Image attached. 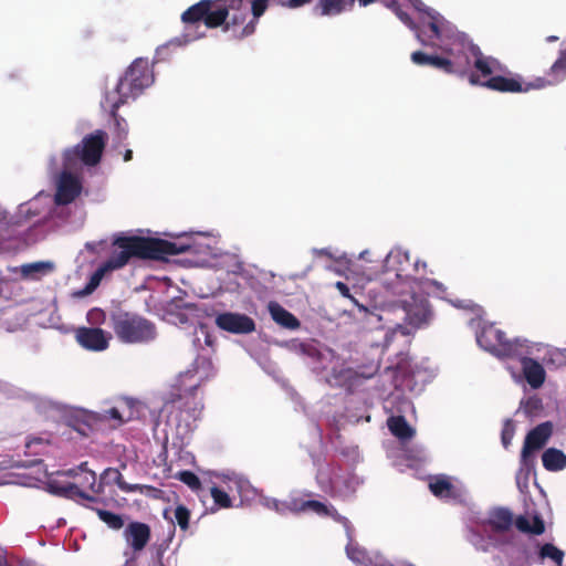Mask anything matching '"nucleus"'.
Masks as SVG:
<instances>
[{
  "instance_id": "nucleus-4",
  "label": "nucleus",
  "mask_w": 566,
  "mask_h": 566,
  "mask_svg": "<svg viewBox=\"0 0 566 566\" xmlns=\"http://www.w3.org/2000/svg\"><path fill=\"white\" fill-rule=\"evenodd\" d=\"M133 256L142 258V237H117L113 241L109 258L92 274L88 283L77 294L81 296L91 294L107 272L123 268Z\"/></svg>"
},
{
  "instance_id": "nucleus-13",
  "label": "nucleus",
  "mask_w": 566,
  "mask_h": 566,
  "mask_svg": "<svg viewBox=\"0 0 566 566\" xmlns=\"http://www.w3.org/2000/svg\"><path fill=\"white\" fill-rule=\"evenodd\" d=\"M398 306L405 314L403 319L415 327L426 324L431 315L428 300L420 295L411 294L400 300Z\"/></svg>"
},
{
  "instance_id": "nucleus-51",
  "label": "nucleus",
  "mask_w": 566,
  "mask_h": 566,
  "mask_svg": "<svg viewBox=\"0 0 566 566\" xmlns=\"http://www.w3.org/2000/svg\"><path fill=\"white\" fill-rule=\"evenodd\" d=\"M336 289L339 291V293L345 296V297H352L350 296V292H349V287L347 286V284H345L344 282H337L336 283Z\"/></svg>"
},
{
  "instance_id": "nucleus-19",
  "label": "nucleus",
  "mask_w": 566,
  "mask_h": 566,
  "mask_svg": "<svg viewBox=\"0 0 566 566\" xmlns=\"http://www.w3.org/2000/svg\"><path fill=\"white\" fill-rule=\"evenodd\" d=\"M71 169H65L61 174L56 193L55 203L65 206L73 202L81 193L82 185L77 177L70 172Z\"/></svg>"
},
{
  "instance_id": "nucleus-38",
  "label": "nucleus",
  "mask_w": 566,
  "mask_h": 566,
  "mask_svg": "<svg viewBox=\"0 0 566 566\" xmlns=\"http://www.w3.org/2000/svg\"><path fill=\"white\" fill-rule=\"evenodd\" d=\"M211 496L218 507L229 509L232 506V501L229 494L217 486L211 488Z\"/></svg>"
},
{
  "instance_id": "nucleus-50",
  "label": "nucleus",
  "mask_w": 566,
  "mask_h": 566,
  "mask_svg": "<svg viewBox=\"0 0 566 566\" xmlns=\"http://www.w3.org/2000/svg\"><path fill=\"white\" fill-rule=\"evenodd\" d=\"M429 286H432L437 292L443 294L447 291V287L437 280H429L428 281Z\"/></svg>"
},
{
  "instance_id": "nucleus-46",
  "label": "nucleus",
  "mask_w": 566,
  "mask_h": 566,
  "mask_svg": "<svg viewBox=\"0 0 566 566\" xmlns=\"http://www.w3.org/2000/svg\"><path fill=\"white\" fill-rule=\"evenodd\" d=\"M514 428L511 426V421L509 420L502 431V443L504 447H507L513 438Z\"/></svg>"
},
{
  "instance_id": "nucleus-28",
  "label": "nucleus",
  "mask_w": 566,
  "mask_h": 566,
  "mask_svg": "<svg viewBox=\"0 0 566 566\" xmlns=\"http://www.w3.org/2000/svg\"><path fill=\"white\" fill-rule=\"evenodd\" d=\"M94 506L91 509L97 514L101 521H103L109 528L120 530L125 522L122 515L116 514L109 511L107 507H111L115 504H118L117 500L115 502H109L108 505H104L103 503H94Z\"/></svg>"
},
{
  "instance_id": "nucleus-49",
  "label": "nucleus",
  "mask_w": 566,
  "mask_h": 566,
  "mask_svg": "<svg viewBox=\"0 0 566 566\" xmlns=\"http://www.w3.org/2000/svg\"><path fill=\"white\" fill-rule=\"evenodd\" d=\"M155 337H156L155 326L150 322L144 319V342L151 340Z\"/></svg>"
},
{
  "instance_id": "nucleus-60",
  "label": "nucleus",
  "mask_w": 566,
  "mask_h": 566,
  "mask_svg": "<svg viewBox=\"0 0 566 566\" xmlns=\"http://www.w3.org/2000/svg\"><path fill=\"white\" fill-rule=\"evenodd\" d=\"M143 81H144V88H145L147 85H149L148 76H146V74H145V73H144Z\"/></svg>"
},
{
  "instance_id": "nucleus-3",
  "label": "nucleus",
  "mask_w": 566,
  "mask_h": 566,
  "mask_svg": "<svg viewBox=\"0 0 566 566\" xmlns=\"http://www.w3.org/2000/svg\"><path fill=\"white\" fill-rule=\"evenodd\" d=\"M221 15V12L217 10V0H200L190 6L181 14V22L185 24L184 32L171 39L164 49L185 46L202 39L206 33L200 31V24L203 23L208 29L220 28Z\"/></svg>"
},
{
  "instance_id": "nucleus-62",
  "label": "nucleus",
  "mask_w": 566,
  "mask_h": 566,
  "mask_svg": "<svg viewBox=\"0 0 566 566\" xmlns=\"http://www.w3.org/2000/svg\"><path fill=\"white\" fill-rule=\"evenodd\" d=\"M386 7L390 6L391 0H380Z\"/></svg>"
},
{
  "instance_id": "nucleus-14",
  "label": "nucleus",
  "mask_w": 566,
  "mask_h": 566,
  "mask_svg": "<svg viewBox=\"0 0 566 566\" xmlns=\"http://www.w3.org/2000/svg\"><path fill=\"white\" fill-rule=\"evenodd\" d=\"M553 433V423L545 421L533 428L525 437L521 452V461L527 465L533 452L541 450L547 443Z\"/></svg>"
},
{
  "instance_id": "nucleus-6",
  "label": "nucleus",
  "mask_w": 566,
  "mask_h": 566,
  "mask_svg": "<svg viewBox=\"0 0 566 566\" xmlns=\"http://www.w3.org/2000/svg\"><path fill=\"white\" fill-rule=\"evenodd\" d=\"M107 140V134L95 130L85 136L81 144L67 148L63 154V168L73 169L78 163L86 166H95L99 163Z\"/></svg>"
},
{
  "instance_id": "nucleus-31",
  "label": "nucleus",
  "mask_w": 566,
  "mask_h": 566,
  "mask_svg": "<svg viewBox=\"0 0 566 566\" xmlns=\"http://www.w3.org/2000/svg\"><path fill=\"white\" fill-rule=\"evenodd\" d=\"M390 432L400 440H410L415 436V430L410 427L403 416H392L388 419Z\"/></svg>"
},
{
  "instance_id": "nucleus-63",
  "label": "nucleus",
  "mask_w": 566,
  "mask_h": 566,
  "mask_svg": "<svg viewBox=\"0 0 566 566\" xmlns=\"http://www.w3.org/2000/svg\"><path fill=\"white\" fill-rule=\"evenodd\" d=\"M377 566H394V565L390 564V563H385V564H380V565H377Z\"/></svg>"
},
{
  "instance_id": "nucleus-55",
  "label": "nucleus",
  "mask_w": 566,
  "mask_h": 566,
  "mask_svg": "<svg viewBox=\"0 0 566 566\" xmlns=\"http://www.w3.org/2000/svg\"><path fill=\"white\" fill-rule=\"evenodd\" d=\"M507 566H523V563L518 558H512Z\"/></svg>"
},
{
  "instance_id": "nucleus-41",
  "label": "nucleus",
  "mask_w": 566,
  "mask_h": 566,
  "mask_svg": "<svg viewBox=\"0 0 566 566\" xmlns=\"http://www.w3.org/2000/svg\"><path fill=\"white\" fill-rule=\"evenodd\" d=\"M86 319L91 325H102L106 321V314L103 310L94 307L87 312Z\"/></svg>"
},
{
  "instance_id": "nucleus-9",
  "label": "nucleus",
  "mask_w": 566,
  "mask_h": 566,
  "mask_svg": "<svg viewBox=\"0 0 566 566\" xmlns=\"http://www.w3.org/2000/svg\"><path fill=\"white\" fill-rule=\"evenodd\" d=\"M197 245L192 237H185L179 241H168L144 237V260H165L167 256L182 253H197Z\"/></svg>"
},
{
  "instance_id": "nucleus-15",
  "label": "nucleus",
  "mask_w": 566,
  "mask_h": 566,
  "mask_svg": "<svg viewBox=\"0 0 566 566\" xmlns=\"http://www.w3.org/2000/svg\"><path fill=\"white\" fill-rule=\"evenodd\" d=\"M421 29L417 33L418 38L422 40V35L430 40H438L440 44H443L453 34H448L444 30L446 20L436 10L428 11L427 14L420 17Z\"/></svg>"
},
{
  "instance_id": "nucleus-58",
  "label": "nucleus",
  "mask_w": 566,
  "mask_h": 566,
  "mask_svg": "<svg viewBox=\"0 0 566 566\" xmlns=\"http://www.w3.org/2000/svg\"><path fill=\"white\" fill-rule=\"evenodd\" d=\"M7 218V214H6V211L2 210V208L0 207V222H2L3 220H6Z\"/></svg>"
},
{
  "instance_id": "nucleus-47",
  "label": "nucleus",
  "mask_w": 566,
  "mask_h": 566,
  "mask_svg": "<svg viewBox=\"0 0 566 566\" xmlns=\"http://www.w3.org/2000/svg\"><path fill=\"white\" fill-rule=\"evenodd\" d=\"M545 532L544 521L539 516H535L531 524V533L534 535H541Z\"/></svg>"
},
{
  "instance_id": "nucleus-36",
  "label": "nucleus",
  "mask_w": 566,
  "mask_h": 566,
  "mask_svg": "<svg viewBox=\"0 0 566 566\" xmlns=\"http://www.w3.org/2000/svg\"><path fill=\"white\" fill-rule=\"evenodd\" d=\"M174 517L180 530L187 531L189 528L190 511L185 505L179 504L176 506Z\"/></svg>"
},
{
  "instance_id": "nucleus-54",
  "label": "nucleus",
  "mask_w": 566,
  "mask_h": 566,
  "mask_svg": "<svg viewBox=\"0 0 566 566\" xmlns=\"http://www.w3.org/2000/svg\"><path fill=\"white\" fill-rule=\"evenodd\" d=\"M361 7L374 3L376 0H357ZM355 0H352V8L354 7Z\"/></svg>"
},
{
  "instance_id": "nucleus-2",
  "label": "nucleus",
  "mask_w": 566,
  "mask_h": 566,
  "mask_svg": "<svg viewBox=\"0 0 566 566\" xmlns=\"http://www.w3.org/2000/svg\"><path fill=\"white\" fill-rule=\"evenodd\" d=\"M195 366V370H187L179 376L163 407L167 424L176 431L181 440L190 437L197 429L203 410L202 398L198 395L202 377L198 379L195 377L200 368H213L212 361L206 357L197 358Z\"/></svg>"
},
{
  "instance_id": "nucleus-39",
  "label": "nucleus",
  "mask_w": 566,
  "mask_h": 566,
  "mask_svg": "<svg viewBox=\"0 0 566 566\" xmlns=\"http://www.w3.org/2000/svg\"><path fill=\"white\" fill-rule=\"evenodd\" d=\"M490 539L492 541V546L495 547V548H500L504 555L506 557H510V553L506 548H504L505 546H515V536L514 535H510V536H501V537H490Z\"/></svg>"
},
{
  "instance_id": "nucleus-42",
  "label": "nucleus",
  "mask_w": 566,
  "mask_h": 566,
  "mask_svg": "<svg viewBox=\"0 0 566 566\" xmlns=\"http://www.w3.org/2000/svg\"><path fill=\"white\" fill-rule=\"evenodd\" d=\"M51 269H52V265L50 263H46V262H35V263H30V264L23 265L22 272L25 275H28V274H31V273H34V272H41V271L51 270Z\"/></svg>"
},
{
  "instance_id": "nucleus-20",
  "label": "nucleus",
  "mask_w": 566,
  "mask_h": 566,
  "mask_svg": "<svg viewBox=\"0 0 566 566\" xmlns=\"http://www.w3.org/2000/svg\"><path fill=\"white\" fill-rule=\"evenodd\" d=\"M48 486L50 492L57 496L73 501L82 499L92 503H98V499L95 495H91L84 490L80 489L78 485L74 482L61 483L59 481H51L49 482Z\"/></svg>"
},
{
  "instance_id": "nucleus-34",
  "label": "nucleus",
  "mask_w": 566,
  "mask_h": 566,
  "mask_svg": "<svg viewBox=\"0 0 566 566\" xmlns=\"http://www.w3.org/2000/svg\"><path fill=\"white\" fill-rule=\"evenodd\" d=\"M564 556V552L552 543H546L542 545L538 552L539 559L543 560L549 558L558 566H562Z\"/></svg>"
},
{
  "instance_id": "nucleus-10",
  "label": "nucleus",
  "mask_w": 566,
  "mask_h": 566,
  "mask_svg": "<svg viewBox=\"0 0 566 566\" xmlns=\"http://www.w3.org/2000/svg\"><path fill=\"white\" fill-rule=\"evenodd\" d=\"M111 325L120 342L132 344L142 340V317L138 314L118 308L111 314Z\"/></svg>"
},
{
  "instance_id": "nucleus-27",
  "label": "nucleus",
  "mask_w": 566,
  "mask_h": 566,
  "mask_svg": "<svg viewBox=\"0 0 566 566\" xmlns=\"http://www.w3.org/2000/svg\"><path fill=\"white\" fill-rule=\"evenodd\" d=\"M296 511H307L311 510L317 515L321 516H328L333 518L335 522L342 523L346 525L348 523V520L340 515L338 511L334 506H328L324 504L323 502L316 501V500H308L303 501L298 507H295Z\"/></svg>"
},
{
  "instance_id": "nucleus-32",
  "label": "nucleus",
  "mask_w": 566,
  "mask_h": 566,
  "mask_svg": "<svg viewBox=\"0 0 566 566\" xmlns=\"http://www.w3.org/2000/svg\"><path fill=\"white\" fill-rule=\"evenodd\" d=\"M273 319L283 327L295 329L300 326V321L287 310L279 304L270 307Z\"/></svg>"
},
{
  "instance_id": "nucleus-12",
  "label": "nucleus",
  "mask_w": 566,
  "mask_h": 566,
  "mask_svg": "<svg viewBox=\"0 0 566 566\" xmlns=\"http://www.w3.org/2000/svg\"><path fill=\"white\" fill-rule=\"evenodd\" d=\"M115 486H118L124 492H129L138 489V485H129L123 480L122 473L117 469L108 468L99 476V481H96V497L98 503L108 505L109 502H115Z\"/></svg>"
},
{
  "instance_id": "nucleus-21",
  "label": "nucleus",
  "mask_w": 566,
  "mask_h": 566,
  "mask_svg": "<svg viewBox=\"0 0 566 566\" xmlns=\"http://www.w3.org/2000/svg\"><path fill=\"white\" fill-rule=\"evenodd\" d=\"M249 10H251L252 18L240 29L237 33V39L242 40L252 35L259 23V19L265 13L270 6H275L274 0H248Z\"/></svg>"
},
{
  "instance_id": "nucleus-57",
  "label": "nucleus",
  "mask_w": 566,
  "mask_h": 566,
  "mask_svg": "<svg viewBox=\"0 0 566 566\" xmlns=\"http://www.w3.org/2000/svg\"><path fill=\"white\" fill-rule=\"evenodd\" d=\"M132 156H133V151L132 150H126L125 155H124V160L125 161H128L132 159Z\"/></svg>"
},
{
  "instance_id": "nucleus-61",
  "label": "nucleus",
  "mask_w": 566,
  "mask_h": 566,
  "mask_svg": "<svg viewBox=\"0 0 566 566\" xmlns=\"http://www.w3.org/2000/svg\"><path fill=\"white\" fill-rule=\"evenodd\" d=\"M556 40H557V36H554V35H551L547 38L548 42L556 41Z\"/></svg>"
},
{
  "instance_id": "nucleus-44",
  "label": "nucleus",
  "mask_w": 566,
  "mask_h": 566,
  "mask_svg": "<svg viewBox=\"0 0 566 566\" xmlns=\"http://www.w3.org/2000/svg\"><path fill=\"white\" fill-rule=\"evenodd\" d=\"M513 524L516 526V528L520 532L527 533V534L531 533V523H530V521H528V518L526 516H524V515L517 516L514 520Z\"/></svg>"
},
{
  "instance_id": "nucleus-29",
  "label": "nucleus",
  "mask_w": 566,
  "mask_h": 566,
  "mask_svg": "<svg viewBox=\"0 0 566 566\" xmlns=\"http://www.w3.org/2000/svg\"><path fill=\"white\" fill-rule=\"evenodd\" d=\"M542 462L545 470L558 472L566 468V454L556 448H548L542 454Z\"/></svg>"
},
{
  "instance_id": "nucleus-1",
  "label": "nucleus",
  "mask_w": 566,
  "mask_h": 566,
  "mask_svg": "<svg viewBox=\"0 0 566 566\" xmlns=\"http://www.w3.org/2000/svg\"><path fill=\"white\" fill-rule=\"evenodd\" d=\"M441 54H427L422 51L411 53V61L419 66H431L448 75L464 78L472 65L483 76L500 71L499 60L484 55L464 33H453L446 43L439 44Z\"/></svg>"
},
{
  "instance_id": "nucleus-16",
  "label": "nucleus",
  "mask_w": 566,
  "mask_h": 566,
  "mask_svg": "<svg viewBox=\"0 0 566 566\" xmlns=\"http://www.w3.org/2000/svg\"><path fill=\"white\" fill-rule=\"evenodd\" d=\"M216 325L228 333L250 334L255 331V322L242 313L223 312L216 316Z\"/></svg>"
},
{
  "instance_id": "nucleus-53",
  "label": "nucleus",
  "mask_w": 566,
  "mask_h": 566,
  "mask_svg": "<svg viewBox=\"0 0 566 566\" xmlns=\"http://www.w3.org/2000/svg\"><path fill=\"white\" fill-rule=\"evenodd\" d=\"M144 491H146V493H147L148 495H151V496H154V497H156V496H157V494H156V493H159V492H160L159 490H157V489H155V488H149V486H146V485H144Z\"/></svg>"
},
{
  "instance_id": "nucleus-25",
  "label": "nucleus",
  "mask_w": 566,
  "mask_h": 566,
  "mask_svg": "<svg viewBox=\"0 0 566 566\" xmlns=\"http://www.w3.org/2000/svg\"><path fill=\"white\" fill-rule=\"evenodd\" d=\"M514 523L513 513L506 507H497L490 512L486 521L488 526L494 533H505L511 530Z\"/></svg>"
},
{
  "instance_id": "nucleus-22",
  "label": "nucleus",
  "mask_w": 566,
  "mask_h": 566,
  "mask_svg": "<svg viewBox=\"0 0 566 566\" xmlns=\"http://www.w3.org/2000/svg\"><path fill=\"white\" fill-rule=\"evenodd\" d=\"M64 474L73 478L74 483L77 484L80 489L85 492L91 491V495H96V474L87 468V462H83L78 467L65 471Z\"/></svg>"
},
{
  "instance_id": "nucleus-64",
  "label": "nucleus",
  "mask_w": 566,
  "mask_h": 566,
  "mask_svg": "<svg viewBox=\"0 0 566 566\" xmlns=\"http://www.w3.org/2000/svg\"><path fill=\"white\" fill-rule=\"evenodd\" d=\"M168 512H169V510H168V509H165V510H164V516H165V517H167Z\"/></svg>"
},
{
  "instance_id": "nucleus-40",
  "label": "nucleus",
  "mask_w": 566,
  "mask_h": 566,
  "mask_svg": "<svg viewBox=\"0 0 566 566\" xmlns=\"http://www.w3.org/2000/svg\"><path fill=\"white\" fill-rule=\"evenodd\" d=\"M429 489L436 496H442L450 492L452 484L447 479H436L430 482Z\"/></svg>"
},
{
  "instance_id": "nucleus-37",
  "label": "nucleus",
  "mask_w": 566,
  "mask_h": 566,
  "mask_svg": "<svg viewBox=\"0 0 566 566\" xmlns=\"http://www.w3.org/2000/svg\"><path fill=\"white\" fill-rule=\"evenodd\" d=\"M177 479L188 485L191 490L196 491L201 488V481L193 472L184 470L177 473Z\"/></svg>"
},
{
  "instance_id": "nucleus-24",
  "label": "nucleus",
  "mask_w": 566,
  "mask_h": 566,
  "mask_svg": "<svg viewBox=\"0 0 566 566\" xmlns=\"http://www.w3.org/2000/svg\"><path fill=\"white\" fill-rule=\"evenodd\" d=\"M127 543L133 548V555L126 558L123 566H139V553L142 552V522H133L124 532Z\"/></svg>"
},
{
  "instance_id": "nucleus-56",
  "label": "nucleus",
  "mask_w": 566,
  "mask_h": 566,
  "mask_svg": "<svg viewBox=\"0 0 566 566\" xmlns=\"http://www.w3.org/2000/svg\"><path fill=\"white\" fill-rule=\"evenodd\" d=\"M378 369H379V365L377 364V365H375V366L373 367V370H371L370 373H368V374H364V376H366V377H371L374 374H376V373H377V370H378Z\"/></svg>"
},
{
  "instance_id": "nucleus-30",
  "label": "nucleus",
  "mask_w": 566,
  "mask_h": 566,
  "mask_svg": "<svg viewBox=\"0 0 566 566\" xmlns=\"http://www.w3.org/2000/svg\"><path fill=\"white\" fill-rule=\"evenodd\" d=\"M547 75H548V78H544V77L536 78V80H542L545 83V87L547 85H555V84L562 82L566 77V49L560 51L558 59L551 66Z\"/></svg>"
},
{
  "instance_id": "nucleus-11",
  "label": "nucleus",
  "mask_w": 566,
  "mask_h": 566,
  "mask_svg": "<svg viewBox=\"0 0 566 566\" xmlns=\"http://www.w3.org/2000/svg\"><path fill=\"white\" fill-rule=\"evenodd\" d=\"M217 10L223 14V17L221 15L223 30L231 31L237 39V33L248 22V0H217Z\"/></svg>"
},
{
  "instance_id": "nucleus-5",
  "label": "nucleus",
  "mask_w": 566,
  "mask_h": 566,
  "mask_svg": "<svg viewBox=\"0 0 566 566\" xmlns=\"http://www.w3.org/2000/svg\"><path fill=\"white\" fill-rule=\"evenodd\" d=\"M501 65V70L492 73L491 75L483 76L476 69V72L469 71L465 76L469 78L470 84L480 85L491 91L501 93H525L531 90H541L545 87V83L542 80H535L533 82L524 83L520 75L505 76L503 73H510L506 66Z\"/></svg>"
},
{
  "instance_id": "nucleus-26",
  "label": "nucleus",
  "mask_w": 566,
  "mask_h": 566,
  "mask_svg": "<svg viewBox=\"0 0 566 566\" xmlns=\"http://www.w3.org/2000/svg\"><path fill=\"white\" fill-rule=\"evenodd\" d=\"M352 10V0H318L313 8L317 17H335Z\"/></svg>"
},
{
  "instance_id": "nucleus-8",
  "label": "nucleus",
  "mask_w": 566,
  "mask_h": 566,
  "mask_svg": "<svg viewBox=\"0 0 566 566\" xmlns=\"http://www.w3.org/2000/svg\"><path fill=\"white\" fill-rule=\"evenodd\" d=\"M476 342L483 349L497 357L512 358L520 355L518 342L510 340L494 324L484 325L476 335Z\"/></svg>"
},
{
  "instance_id": "nucleus-35",
  "label": "nucleus",
  "mask_w": 566,
  "mask_h": 566,
  "mask_svg": "<svg viewBox=\"0 0 566 566\" xmlns=\"http://www.w3.org/2000/svg\"><path fill=\"white\" fill-rule=\"evenodd\" d=\"M406 6V0H391L389 9L398 17V19L411 30H417L418 27L411 17L402 9Z\"/></svg>"
},
{
  "instance_id": "nucleus-17",
  "label": "nucleus",
  "mask_w": 566,
  "mask_h": 566,
  "mask_svg": "<svg viewBox=\"0 0 566 566\" xmlns=\"http://www.w3.org/2000/svg\"><path fill=\"white\" fill-rule=\"evenodd\" d=\"M111 335L98 327H78L75 332L77 343L85 349L102 352L108 347Z\"/></svg>"
},
{
  "instance_id": "nucleus-59",
  "label": "nucleus",
  "mask_w": 566,
  "mask_h": 566,
  "mask_svg": "<svg viewBox=\"0 0 566 566\" xmlns=\"http://www.w3.org/2000/svg\"><path fill=\"white\" fill-rule=\"evenodd\" d=\"M42 440L41 439H34L33 441H30L27 443V448H30L33 443H41Z\"/></svg>"
},
{
  "instance_id": "nucleus-18",
  "label": "nucleus",
  "mask_w": 566,
  "mask_h": 566,
  "mask_svg": "<svg viewBox=\"0 0 566 566\" xmlns=\"http://www.w3.org/2000/svg\"><path fill=\"white\" fill-rule=\"evenodd\" d=\"M138 400L124 397L118 400L117 406L104 410L101 415V419L113 420L115 421V426H120L122 423L138 417Z\"/></svg>"
},
{
  "instance_id": "nucleus-23",
  "label": "nucleus",
  "mask_w": 566,
  "mask_h": 566,
  "mask_svg": "<svg viewBox=\"0 0 566 566\" xmlns=\"http://www.w3.org/2000/svg\"><path fill=\"white\" fill-rule=\"evenodd\" d=\"M520 361L527 384L533 389L542 387L546 379V371L544 367L531 357H522Z\"/></svg>"
},
{
  "instance_id": "nucleus-52",
  "label": "nucleus",
  "mask_w": 566,
  "mask_h": 566,
  "mask_svg": "<svg viewBox=\"0 0 566 566\" xmlns=\"http://www.w3.org/2000/svg\"><path fill=\"white\" fill-rule=\"evenodd\" d=\"M150 539V528L148 525L144 524V547L147 545Z\"/></svg>"
},
{
  "instance_id": "nucleus-43",
  "label": "nucleus",
  "mask_w": 566,
  "mask_h": 566,
  "mask_svg": "<svg viewBox=\"0 0 566 566\" xmlns=\"http://www.w3.org/2000/svg\"><path fill=\"white\" fill-rule=\"evenodd\" d=\"M313 0H274L275 6H281L290 9L300 8L304 4L312 2Z\"/></svg>"
},
{
  "instance_id": "nucleus-45",
  "label": "nucleus",
  "mask_w": 566,
  "mask_h": 566,
  "mask_svg": "<svg viewBox=\"0 0 566 566\" xmlns=\"http://www.w3.org/2000/svg\"><path fill=\"white\" fill-rule=\"evenodd\" d=\"M347 555L352 560L363 563L366 553L358 547H347Z\"/></svg>"
},
{
  "instance_id": "nucleus-33",
  "label": "nucleus",
  "mask_w": 566,
  "mask_h": 566,
  "mask_svg": "<svg viewBox=\"0 0 566 566\" xmlns=\"http://www.w3.org/2000/svg\"><path fill=\"white\" fill-rule=\"evenodd\" d=\"M117 91L123 96H132L137 98L142 94V82L133 74H126L118 83Z\"/></svg>"
},
{
  "instance_id": "nucleus-48",
  "label": "nucleus",
  "mask_w": 566,
  "mask_h": 566,
  "mask_svg": "<svg viewBox=\"0 0 566 566\" xmlns=\"http://www.w3.org/2000/svg\"><path fill=\"white\" fill-rule=\"evenodd\" d=\"M406 4H410L421 15H424L428 13V11L432 10L428 8L421 0H406Z\"/></svg>"
},
{
  "instance_id": "nucleus-7",
  "label": "nucleus",
  "mask_w": 566,
  "mask_h": 566,
  "mask_svg": "<svg viewBox=\"0 0 566 566\" xmlns=\"http://www.w3.org/2000/svg\"><path fill=\"white\" fill-rule=\"evenodd\" d=\"M420 266L424 270L426 262L415 261L411 264L408 252H391L385 262L381 283L387 290L397 292V285L407 282L413 273L418 274Z\"/></svg>"
}]
</instances>
